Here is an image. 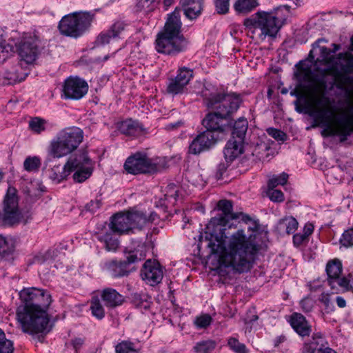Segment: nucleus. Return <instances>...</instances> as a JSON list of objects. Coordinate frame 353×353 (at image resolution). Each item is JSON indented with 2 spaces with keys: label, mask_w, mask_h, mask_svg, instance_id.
<instances>
[{
  "label": "nucleus",
  "mask_w": 353,
  "mask_h": 353,
  "mask_svg": "<svg viewBox=\"0 0 353 353\" xmlns=\"http://www.w3.org/2000/svg\"><path fill=\"white\" fill-rule=\"evenodd\" d=\"M353 51V37L351 38ZM322 42L327 41L319 39L313 43V50L319 49L321 61L326 67L322 74H331L338 86L344 89L347 95L344 108L338 114H334V106L330 99L326 95L325 85L317 82L310 68L305 66L303 61L299 65V78L307 83L303 86V93L291 92L292 95L298 97L294 101L298 112L307 113L312 117L319 125L323 128L321 135L323 137H339L341 142L345 141L353 135V54L350 51L339 53L336 57L331 55V50L320 46Z\"/></svg>",
  "instance_id": "obj_1"
},
{
  "label": "nucleus",
  "mask_w": 353,
  "mask_h": 353,
  "mask_svg": "<svg viewBox=\"0 0 353 353\" xmlns=\"http://www.w3.org/2000/svg\"><path fill=\"white\" fill-rule=\"evenodd\" d=\"M217 206L221 213L211 219L206 228L208 231L205 239L200 236V243H205L210 249L211 254L220 252L219 261L225 268L239 274L248 272L253 267L260 246L248 238L243 230H238L230 236H226L223 227L230 220L241 217L247 223L251 218L242 212H233L230 201L221 200Z\"/></svg>",
  "instance_id": "obj_2"
},
{
  "label": "nucleus",
  "mask_w": 353,
  "mask_h": 353,
  "mask_svg": "<svg viewBox=\"0 0 353 353\" xmlns=\"http://www.w3.org/2000/svg\"><path fill=\"white\" fill-rule=\"evenodd\" d=\"M202 95L207 107L214 110L203 119L202 124L206 128L205 131L213 133L231 128L228 118L238 110L241 103L240 97L234 93H225L215 89L212 92L205 89L202 92Z\"/></svg>",
  "instance_id": "obj_3"
},
{
  "label": "nucleus",
  "mask_w": 353,
  "mask_h": 353,
  "mask_svg": "<svg viewBox=\"0 0 353 353\" xmlns=\"http://www.w3.org/2000/svg\"><path fill=\"white\" fill-rule=\"evenodd\" d=\"M291 6H280L270 11L259 10L244 20V26L260 41L274 39L285 24Z\"/></svg>",
  "instance_id": "obj_4"
},
{
  "label": "nucleus",
  "mask_w": 353,
  "mask_h": 353,
  "mask_svg": "<svg viewBox=\"0 0 353 353\" xmlns=\"http://www.w3.org/2000/svg\"><path fill=\"white\" fill-rule=\"evenodd\" d=\"M181 22L179 10H175L169 16L164 29L157 34L155 48L159 53L175 56L183 52L188 41L181 34Z\"/></svg>",
  "instance_id": "obj_5"
},
{
  "label": "nucleus",
  "mask_w": 353,
  "mask_h": 353,
  "mask_svg": "<svg viewBox=\"0 0 353 353\" xmlns=\"http://www.w3.org/2000/svg\"><path fill=\"white\" fill-rule=\"evenodd\" d=\"M83 138V132L80 128H65L60 131L50 142L49 154L54 158L65 157L78 148Z\"/></svg>",
  "instance_id": "obj_6"
},
{
  "label": "nucleus",
  "mask_w": 353,
  "mask_h": 353,
  "mask_svg": "<svg viewBox=\"0 0 353 353\" xmlns=\"http://www.w3.org/2000/svg\"><path fill=\"white\" fill-rule=\"evenodd\" d=\"M167 167V161L163 157L150 159L142 152H136L125 160L123 168L127 173L139 174H154L161 172Z\"/></svg>",
  "instance_id": "obj_7"
},
{
  "label": "nucleus",
  "mask_w": 353,
  "mask_h": 353,
  "mask_svg": "<svg viewBox=\"0 0 353 353\" xmlns=\"http://www.w3.org/2000/svg\"><path fill=\"white\" fill-rule=\"evenodd\" d=\"M48 307H41L32 311H17V319L22 330L29 334L48 333L50 330Z\"/></svg>",
  "instance_id": "obj_8"
},
{
  "label": "nucleus",
  "mask_w": 353,
  "mask_h": 353,
  "mask_svg": "<svg viewBox=\"0 0 353 353\" xmlns=\"http://www.w3.org/2000/svg\"><path fill=\"white\" fill-rule=\"evenodd\" d=\"M92 20L88 12H73L64 16L59 23L61 34L77 38L89 28Z\"/></svg>",
  "instance_id": "obj_9"
},
{
  "label": "nucleus",
  "mask_w": 353,
  "mask_h": 353,
  "mask_svg": "<svg viewBox=\"0 0 353 353\" xmlns=\"http://www.w3.org/2000/svg\"><path fill=\"white\" fill-rule=\"evenodd\" d=\"M69 174L74 172L73 179L77 183H82L92 174L94 163L88 157L86 152H80L70 157L65 163Z\"/></svg>",
  "instance_id": "obj_10"
},
{
  "label": "nucleus",
  "mask_w": 353,
  "mask_h": 353,
  "mask_svg": "<svg viewBox=\"0 0 353 353\" xmlns=\"http://www.w3.org/2000/svg\"><path fill=\"white\" fill-rule=\"evenodd\" d=\"M21 300L25 303L24 307L18 311L26 312L32 310L48 307L52 299L50 294L41 289L29 288L22 290L19 293Z\"/></svg>",
  "instance_id": "obj_11"
},
{
  "label": "nucleus",
  "mask_w": 353,
  "mask_h": 353,
  "mask_svg": "<svg viewBox=\"0 0 353 353\" xmlns=\"http://www.w3.org/2000/svg\"><path fill=\"white\" fill-rule=\"evenodd\" d=\"M16 48L20 61L32 64L40 53L41 41L35 34H27L16 43Z\"/></svg>",
  "instance_id": "obj_12"
},
{
  "label": "nucleus",
  "mask_w": 353,
  "mask_h": 353,
  "mask_svg": "<svg viewBox=\"0 0 353 353\" xmlns=\"http://www.w3.org/2000/svg\"><path fill=\"white\" fill-rule=\"evenodd\" d=\"M328 285L333 290H342L346 285V277H341L342 263L338 259L330 260L325 268Z\"/></svg>",
  "instance_id": "obj_13"
},
{
  "label": "nucleus",
  "mask_w": 353,
  "mask_h": 353,
  "mask_svg": "<svg viewBox=\"0 0 353 353\" xmlns=\"http://www.w3.org/2000/svg\"><path fill=\"white\" fill-rule=\"evenodd\" d=\"M88 83L78 77L68 78L63 85V92L65 98L80 99L88 92Z\"/></svg>",
  "instance_id": "obj_14"
},
{
  "label": "nucleus",
  "mask_w": 353,
  "mask_h": 353,
  "mask_svg": "<svg viewBox=\"0 0 353 353\" xmlns=\"http://www.w3.org/2000/svg\"><path fill=\"white\" fill-rule=\"evenodd\" d=\"M141 276L146 283L154 286L159 283L163 276L162 267L159 262L147 260L141 270Z\"/></svg>",
  "instance_id": "obj_15"
},
{
  "label": "nucleus",
  "mask_w": 353,
  "mask_h": 353,
  "mask_svg": "<svg viewBox=\"0 0 353 353\" xmlns=\"http://www.w3.org/2000/svg\"><path fill=\"white\" fill-rule=\"evenodd\" d=\"M216 142V138L214 133L210 131H203L197 134L189 145V153L192 154H199L200 153L208 150Z\"/></svg>",
  "instance_id": "obj_16"
},
{
  "label": "nucleus",
  "mask_w": 353,
  "mask_h": 353,
  "mask_svg": "<svg viewBox=\"0 0 353 353\" xmlns=\"http://www.w3.org/2000/svg\"><path fill=\"white\" fill-rule=\"evenodd\" d=\"M129 214L133 233L136 230H143L157 219V214L155 212H151L148 215L142 211L132 210L129 211Z\"/></svg>",
  "instance_id": "obj_17"
},
{
  "label": "nucleus",
  "mask_w": 353,
  "mask_h": 353,
  "mask_svg": "<svg viewBox=\"0 0 353 353\" xmlns=\"http://www.w3.org/2000/svg\"><path fill=\"white\" fill-rule=\"evenodd\" d=\"M110 228L112 231L119 234L133 233L129 211L127 213L119 212L114 215L112 217Z\"/></svg>",
  "instance_id": "obj_18"
},
{
  "label": "nucleus",
  "mask_w": 353,
  "mask_h": 353,
  "mask_svg": "<svg viewBox=\"0 0 353 353\" xmlns=\"http://www.w3.org/2000/svg\"><path fill=\"white\" fill-rule=\"evenodd\" d=\"M125 28V24L122 21L114 23L106 32H101L95 41L97 46L108 44L111 40L120 38Z\"/></svg>",
  "instance_id": "obj_19"
},
{
  "label": "nucleus",
  "mask_w": 353,
  "mask_h": 353,
  "mask_svg": "<svg viewBox=\"0 0 353 353\" xmlns=\"http://www.w3.org/2000/svg\"><path fill=\"white\" fill-rule=\"evenodd\" d=\"M302 353H337L327 346L324 338L319 334H314L311 341L305 344Z\"/></svg>",
  "instance_id": "obj_20"
},
{
  "label": "nucleus",
  "mask_w": 353,
  "mask_h": 353,
  "mask_svg": "<svg viewBox=\"0 0 353 353\" xmlns=\"http://www.w3.org/2000/svg\"><path fill=\"white\" fill-rule=\"evenodd\" d=\"M147 247L145 243H139L136 247H128L125 249V260L129 266L131 264L143 260L146 256Z\"/></svg>",
  "instance_id": "obj_21"
},
{
  "label": "nucleus",
  "mask_w": 353,
  "mask_h": 353,
  "mask_svg": "<svg viewBox=\"0 0 353 353\" xmlns=\"http://www.w3.org/2000/svg\"><path fill=\"white\" fill-rule=\"evenodd\" d=\"M290 323L294 330L301 336H309L312 332L310 325L301 314H292L290 316Z\"/></svg>",
  "instance_id": "obj_22"
},
{
  "label": "nucleus",
  "mask_w": 353,
  "mask_h": 353,
  "mask_svg": "<svg viewBox=\"0 0 353 353\" xmlns=\"http://www.w3.org/2000/svg\"><path fill=\"white\" fill-rule=\"evenodd\" d=\"M103 268L114 278L128 276L130 272L128 265L124 261H107L103 263Z\"/></svg>",
  "instance_id": "obj_23"
},
{
  "label": "nucleus",
  "mask_w": 353,
  "mask_h": 353,
  "mask_svg": "<svg viewBox=\"0 0 353 353\" xmlns=\"http://www.w3.org/2000/svg\"><path fill=\"white\" fill-rule=\"evenodd\" d=\"M180 5L185 17L192 20L201 14L203 0H180Z\"/></svg>",
  "instance_id": "obj_24"
},
{
  "label": "nucleus",
  "mask_w": 353,
  "mask_h": 353,
  "mask_svg": "<svg viewBox=\"0 0 353 353\" xmlns=\"http://www.w3.org/2000/svg\"><path fill=\"white\" fill-rule=\"evenodd\" d=\"M101 299L107 307L114 308L121 305L124 297L113 288H105L101 292Z\"/></svg>",
  "instance_id": "obj_25"
},
{
  "label": "nucleus",
  "mask_w": 353,
  "mask_h": 353,
  "mask_svg": "<svg viewBox=\"0 0 353 353\" xmlns=\"http://www.w3.org/2000/svg\"><path fill=\"white\" fill-rule=\"evenodd\" d=\"M243 141L234 139H230L225 145L223 154L227 162H232L243 151Z\"/></svg>",
  "instance_id": "obj_26"
},
{
  "label": "nucleus",
  "mask_w": 353,
  "mask_h": 353,
  "mask_svg": "<svg viewBox=\"0 0 353 353\" xmlns=\"http://www.w3.org/2000/svg\"><path fill=\"white\" fill-rule=\"evenodd\" d=\"M119 128L122 134L131 137L139 136L142 134L144 131V128L141 123L132 119L122 121Z\"/></svg>",
  "instance_id": "obj_27"
},
{
  "label": "nucleus",
  "mask_w": 353,
  "mask_h": 353,
  "mask_svg": "<svg viewBox=\"0 0 353 353\" xmlns=\"http://www.w3.org/2000/svg\"><path fill=\"white\" fill-rule=\"evenodd\" d=\"M97 239L99 241L104 243L105 248L108 251H116L119 247V240L113 235L112 232L99 233L97 234Z\"/></svg>",
  "instance_id": "obj_28"
},
{
  "label": "nucleus",
  "mask_w": 353,
  "mask_h": 353,
  "mask_svg": "<svg viewBox=\"0 0 353 353\" xmlns=\"http://www.w3.org/2000/svg\"><path fill=\"white\" fill-rule=\"evenodd\" d=\"M248 130V121L245 119H239L236 121L232 129V139L243 141Z\"/></svg>",
  "instance_id": "obj_29"
},
{
  "label": "nucleus",
  "mask_w": 353,
  "mask_h": 353,
  "mask_svg": "<svg viewBox=\"0 0 353 353\" xmlns=\"http://www.w3.org/2000/svg\"><path fill=\"white\" fill-rule=\"evenodd\" d=\"M259 6L258 0H236L234 10L239 14H248Z\"/></svg>",
  "instance_id": "obj_30"
},
{
  "label": "nucleus",
  "mask_w": 353,
  "mask_h": 353,
  "mask_svg": "<svg viewBox=\"0 0 353 353\" xmlns=\"http://www.w3.org/2000/svg\"><path fill=\"white\" fill-rule=\"evenodd\" d=\"M28 126L33 133L37 134L51 128V125L48 121L37 117H33L30 120Z\"/></svg>",
  "instance_id": "obj_31"
},
{
  "label": "nucleus",
  "mask_w": 353,
  "mask_h": 353,
  "mask_svg": "<svg viewBox=\"0 0 353 353\" xmlns=\"http://www.w3.org/2000/svg\"><path fill=\"white\" fill-rule=\"evenodd\" d=\"M19 210L18 199L16 195V189L9 187L5 196L3 210Z\"/></svg>",
  "instance_id": "obj_32"
},
{
  "label": "nucleus",
  "mask_w": 353,
  "mask_h": 353,
  "mask_svg": "<svg viewBox=\"0 0 353 353\" xmlns=\"http://www.w3.org/2000/svg\"><path fill=\"white\" fill-rule=\"evenodd\" d=\"M14 250L13 240L10 237L0 235V256L6 258L9 256Z\"/></svg>",
  "instance_id": "obj_33"
},
{
  "label": "nucleus",
  "mask_w": 353,
  "mask_h": 353,
  "mask_svg": "<svg viewBox=\"0 0 353 353\" xmlns=\"http://www.w3.org/2000/svg\"><path fill=\"white\" fill-rule=\"evenodd\" d=\"M186 89L187 87L174 77L170 78L168 81L166 92L172 96L181 94L185 92Z\"/></svg>",
  "instance_id": "obj_34"
},
{
  "label": "nucleus",
  "mask_w": 353,
  "mask_h": 353,
  "mask_svg": "<svg viewBox=\"0 0 353 353\" xmlns=\"http://www.w3.org/2000/svg\"><path fill=\"white\" fill-rule=\"evenodd\" d=\"M216 343L212 340H205L197 342L193 347L194 353H212Z\"/></svg>",
  "instance_id": "obj_35"
},
{
  "label": "nucleus",
  "mask_w": 353,
  "mask_h": 353,
  "mask_svg": "<svg viewBox=\"0 0 353 353\" xmlns=\"http://www.w3.org/2000/svg\"><path fill=\"white\" fill-rule=\"evenodd\" d=\"M41 165V159L37 156H29L23 161V168L28 172H37Z\"/></svg>",
  "instance_id": "obj_36"
},
{
  "label": "nucleus",
  "mask_w": 353,
  "mask_h": 353,
  "mask_svg": "<svg viewBox=\"0 0 353 353\" xmlns=\"http://www.w3.org/2000/svg\"><path fill=\"white\" fill-rule=\"evenodd\" d=\"M298 222L292 216L285 217L279 221L281 230H285L288 234L294 233L298 228Z\"/></svg>",
  "instance_id": "obj_37"
},
{
  "label": "nucleus",
  "mask_w": 353,
  "mask_h": 353,
  "mask_svg": "<svg viewBox=\"0 0 353 353\" xmlns=\"http://www.w3.org/2000/svg\"><path fill=\"white\" fill-rule=\"evenodd\" d=\"M69 175V171L66 169L65 165L61 167L59 165L54 166L50 171V178L57 182H60Z\"/></svg>",
  "instance_id": "obj_38"
},
{
  "label": "nucleus",
  "mask_w": 353,
  "mask_h": 353,
  "mask_svg": "<svg viewBox=\"0 0 353 353\" xmlns=\"http://www.w3.org/2000/svg\"><path fill=\"white\" fill-rule=\"evenodd\" d=\"M21 213L19 210H3V222L6 225H12L21 220Z\"/></svg>",
  "instance_id": "obj_39"
},
{
  "label": "nucleus",
  "mask_w": 353,
  "mask_h": 353,
  "mask_svg": "<svg viewBox=\"0 0 353 353\" xmlns=\"http://www.w3.org/2000/svg\"><path fill=\"white\" fill-rule=\"evenodd\" d=\"M192 77L193 70L186 67H182L179 68L176 76L174 78L187 87Z\"/></svg>",
  "instance_id": "obj_40"
},
{
  "label": "nucleus",
  "mask_w": 353,
  "mask_h": 353,
  "mask_svg": "<svg viewBox=\"0 0 353 353\" xmlns=\"http://www.w3.org/2000/svg\"><path fill=\"white\" fill-rule=\"evenodd\" d=\"M151 297L146 294H134L132 296V301L135 306L145 310L150 307Z\"/></svg>",
  "instance_id": "obj_41"
},
{
  "label": "nucleus",
  "mask_w": 353,
  "mask_h": 353,
  "mask_svg": "<svg viewBox=\"0 0 353 353\" xmlns=\"http://www.w3.org/2000/svg\"><path fill=\"white\" fill-rule=\"evenodd\" d=\"M90 310L94 316L102 319L105 316V311L98 297H93L91 301Z\"/></svg>",
  "instance_id": "obj_42"
},
{
  "label": "nucleus",
  "mask_w": 353,
  "mask_h": 353,
  "mask_svg": "<svg viewBox=\"0 0 353 353\" xmlns=\"http://www.w3.org/2000/svg\"><path fill=\"white\" fill-rule=\"evenodd\" d=\"M13 342L6 337L4 332L0 328V353H13Z\"/></svg>",
  "instance_id": "obj_43"
},
{
  "label": "nucleus",
  "mask_w": 353,
  "mask_h": 353,
  "mask_svg": "<svg viewBox=\"0 0 353 353\" xmlns=\"http://www.w3.org/2000/svg\"><path fill=\"white\" fill-rule=\"evenodd\" d=\"M228 345L234 353H248V350L245 345L240 343L236 338H229L228 340Z\"/></svg>",
  "instance_id": "obj_44"
},
{
  "label": "nucleus",
  "mask_w": 353,
  "mask_h": 353,
  "mask_svg": "<svg viewBox=\"0 0 353 353\" xmlns=\"http://www.w3.org/2000/svg\"><path fill=\"white\" fill-rule=\"evenodd\" d=\"M270 147L264 142L257 143L254 146L252 154L259 160H263L268 156V151Z\"/></svg>",
  "instance_id": "obj_45"
},
{
  "label": "nucleus",
  "mask_w": 353,
  "mask_h": 353,
  "mask_svg": "<svg viewBox=\"0 0 353 353\" xmlns=\"http://www.w3.org/2000/svg\"><path fill=\"white\" fill-rule=\"evenodd\" d=\"M159 3L157 0H138L137 3V9L139 11L151 12L155 10Z\"/></svg>",
  "instance_id": "obj_46"
},
{
  "label": "nucleus",
  "mask_w": 353,
  "mask_h": 353,
  "mask_svg": "<svg viewBox=\"0 0 353 353\" xmlns=\"http://www.w3.org/2000/svg\"><path fill=\"white\" fill-rule=\"evenodd\" d=\"M0 36L2 37V30H0ZM12 52H14L12 45L6 43L5 41H0V63L3 62Z\"/></svg>",
  "instance_id": "obj_47"
},
{
  "label": "nucleus",
  "mask_w": 353,
  "mask_h": 353,
  "mask_svg": "<svg viewBox=\"0 0 353 353\" xmlns=\"http://www.w3.org/2000/svg\"><path fill=\"white\" fill-rule=\"evenodd\" d=\"M288 179V174L285 172L278 175L274 176L272 179H270L268 183V188H276L279 185H283L287 183Z\"/></svg>",
  "instance_id": "obj_48"
},
{
  "label": "nucleus",
  "mask_w": 353,
  "mask_h": 353,
  "mask_svg": "<svg viewBox=\"0 0 353 353\" xmlns=\"http://www.w3.org/2000/svg\"><path fill=\"white\" fill-rule=\"evenodd\" d=\"M116 353H139L134 347L133 344L127 341H123L119 343L116 347Z\"/></svg>",
  "instance_id": "obj_49"
},
{
  "label": "nucleus",
  "mask_w": 353,
  "mask_h": 353,
  "mask_svg": "<svg viewBox=\"0 0 353 353\" xmlns=\"http://www.w3.org/2000/svg\"><path fill=\"white\" fill-rule=\"evenodd\" d=\"M319 301L323 304L326 313H330L334 310V305L330 299V294L322 293L319 298Z\"/></svg>",
  "instance_id": "obj_50"
},
{
  "label": "nucleus",
  "mask_w": 353,
  "mask_h": 353,
  "mask_svg": "<svg viewBox=\"0 0 353 353\" xmlns=\"http://www.w3.org/2000/svg\"><path fill=\"white\" fill-rule=\"evenodd\" d=\"M340 243L345 248L353 246V227L343 233L340 239Z\"/></svg>",
  "instance_id": "obj_51"
},
{
  "label": "nucleus",
  "mask_w": 353,
  "mask_h": 353,
  "mask_svg": "<svg viewBox=\"0 0 353 353\" xmlns=\"http://www.w3.org/2000/svg\"><path fill=\"white\" fill-rule=\"evenodd\" d=\"M216 12L219 14H225L228 12L230 0H214Z\"/></svg>",
  "instance_id": "obj_52"
},
{
  "label": "nucleus",
  "mask_w": 353,
  "mask_h": 353,
  "mask_svg": "<svg viewBox=\"0 0 353 353\" xmlns=\"http://www.w3.org/2000/svg\"><path fill=\"white\" fill-rule=\"evenodd\" d=\"M268 188L267 194L270 199L274 202H282L284 200V195L281 190Z\"/></svg>",
  "instance_id": "obj_53"
},
{
  "label": "nucleus",
  "mask_w": 353,
  "mask_h": 353,
  "mask_svg": "<svg viewBox=\"0 0 353 353\" xmlns=\"http://www.w3.org/2000/svg\"><path fill=\"white\" fill-rule=\"evenodd\" d=\"M212 318L209 314L198 316L194 320V324L199 328H205L211 323Z\"/></svg>",
  "instance_id": "obj_54"
},
{
  "label": "nucleus",
  "mask_w": 353,
  "mask_h": 353,
  "mask_svg": "<svg viewBox=\"0 0 353 353\" xmlns=\"http://www.w3.org/2000/svg\"><path fill=\"white\" fill-rule=\"evenodd\" d=\"M26 75L27 73L19 74L18 71L16 70L8 72L6 77L12 82L15 83L24 80Z\"/></svg>",
  "instance_id": "obj_55"
},
{
  "label": "nucleus",
  "mask_w": 353,
  "mask_h": 353,
  "mask_svg": "<svg viewBox=\"0 0 353 353\" xmlns=\"http://www.w3.org/2000/svg\"><path fill=\"white\" fill-rule=\"evenodd\" d=\"M267 132L269 135L275 139L276 141H283L286 137L283 132L275 128H268Z\"/></svg>",
  "instance_id": "obj_56"
},
{
  "label": "nucleus",
  "mask_w": 353,
  "mask_h": 353,
  "mask_svg": "<svg viewBox=\"0 0 353 353\" xmlns=\"http://www.w3.org/2000/svg\"><path fill=\"white\" fill-rule=\"evenodd\" d=\"M300 305L304 312H309L314 307V301L310 298H305L301 301Z\"/></svg>",
  "instance_id": "obj_57"
},
{
  "label": "nucleus",
  "mask_w": 353,
  "mask_h": 353,
  "mask_svg": "<svg viewBox=\"0 0 353 353\" xmlns=\"http://www.w3.org/2000/svg\"><path fill=\"white\" fill-rule=\"evenodd\" d=\"M228 163L229 162H227V163L222 162V163H220L217 165L216 173H215V176L217 179H221L222 178L223 174L227 170V168L228 167Z\"/></svg>",
  "instance_id": "obj_58"
},
{
  "label": "nucleus",
  "mask_w": 353,
  "mask_h": 353,
  "mask_svg": "<svg viewBox=\"0 0 353 353\" xmlns=\"http://www.w3.org/2000/svg\"><path fill=\"white\" fill-rule=\"evenodd\" d=\"M165 196L167 200L173 199L176 201V198L179 196L178 190L174 185H170L168 186V190Z\"/></svg>",
  "instance_id": "obj_59"
},
{
  "label": "nucleus",
  "mask_w": 353,
  "mask_h": 353,
  "mask_svg": "<svg viewBox=\"0 0 353 353\" xmlns=\"http://www.w3.org/2000/svg\"><path fill=\"white\" fill-rule=\"evenodd\" d=\"M307 239V237L305 234L298 233L293 236V243L296 247H299Z\"/></svg>",
  "instance_id": "obj_60"
},
{
  "label": "nucleus",
  "mask_w": 353,
  "mask_h": 353,
  "mask_svg": "<svg viewBox=\"0 0 353 353\" xmlns=\"http://www.w3.org/2000/svg\"><path fill=\"white\" fill-rule=\"evenodd\" d=\"M183 125V121L180 120V121H178L174 122V123H170L167 124L165 126V129L168 130H173L177 129Z\"/></svg>",
  "instance_id": "obj_61"
},
{
  "label": "nucleus",
  "mask_w": 353,
  "mask_h": 353,
  "mask_svg": "<svg viewBox=\"0 0 353 353\" xmlns=\"http://www.w3.org/2000/svg\"><path fill=\"white\" fill-rule=\"evenodd\" d=\"M342 290H352L353 291V274H350L348 278H346V285L343 287Z\"/></svg>",
  "instance_id": "obj_62"
},
{
  "label": "nucleus",
  "mask_w": 353,
  "mask_h": 353,
  "mask_svg": "<svg viewBox=\"0 0 353 353\" xmlns=\"http://www.w3.org/2000/svg\"><path fill=\"white\" fill-rule=\"evenodd\" d=\"M313 231H314V225L310 223H307L304 226L303 234H305L306 236L308 238V236L310 234H312Z\"/></svg>",
  "instance_id": "obj_63"
},
{
  "label": "nucleus",
  "mask_w": 353,
  "mask_h": 353,
  "mask_svg": "<svg viewBox=\"0 0 353 353\" xmlns=\"http://www.w3.org/2000/svg\"><path fill=\"white\" fill-rule=\"evenodd\" d=\"M101 205V202L99 200L92 201L90 203L88 204V209L90 211H94L96 209H98Z\"/></svg>",
  "instance_id": "obj_64"
}]
</instances>
